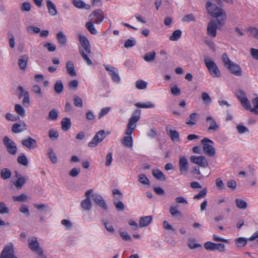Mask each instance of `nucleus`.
I'll return each instance as SVG.
<instances>
[{
  "mask_svg": "<svg viewBox=\"0 0 258 258\" xmlns=\"http://www.w3.org/2000/svg\"><path fill=\"white\" fill-rule=\"evenodd\" d=\"M207 193V189L206 187L204 188L203 190L200 191V192L194 196V200H199L201 198H204Z\"/></svg>",
  "mask_w": 258,
  "mask_h": 258,
  "instance_id": "50",
  "label": "nucleus"
},
{
  "mask_svg": "<svg viewBox=\"0 0 258 258\" xmlns=\"http://www.w3.org/2000/svg\"><path fill=\"white\" fill-rule=\"evenodd\" d=\"M181 33L180 30H175L170 36L169 39L171 41H177L181 37Z\"/></svg>",
  "mask_w": 258,
  "mask_h": 258,
  "instance_id": "41",
  "label": "nucleus"
},
{
  "mask_svg": "<svg viewBox=\"0 0 258 258\" xmlns=\"http://www.w3.org/2000/svg\"><path fill=\"white\" fill-rule=\"evenodd\" d=\"M252 103L253 106L252 109V112L258 115V97L252 100Z\"/></svg>",
  "mask_w": 258,
  "mask_h": 258,
  "instance_id": "55",
  "label": "nucleus"
},
{
  "mask_svg": "<svg viewBox=\"0 0 258 258\" xmlns=\"http://www.w3.org/2000/svg\"><path fill=\"white\" fill-rule=\"evenodd\" d=\"M206 9L208 13L213 17L218 18L221 16L224 20L226 18V14L224 10L218 8L215 4L211 1H208L206 3Z\"/></svg>",
  "mask_w": 258,
  "mask_h": 258,
  "instance_id": "3",
  "label": "nucleus"
},
{
  "mask_svg": "<svg viewBox=\"0 0 258 258\" xmlns=\"http://www.w3.org/2000/svg\"><path fill=\"white\" fill-rule=\"evenodd\" d=\"M202 143L203 144V150L205 153L209 156H213L215 155V150L212 145L209 144V143L213 144V142L208 138H204L202 140Z\"/></svg>",
  "mask_w": 258,
  "mask_h": 258,
  "instance_id": "7",
  "label": "nucleus"
},
{
  "mask_svg": "<svg viewBox=\"0 0 258 258\" xmlns=\"http://www.w3.org/2000/svg\"><path fill=\"white\" fill-rule=\"evenodd\" d=\"M28 60V56L27 55L25 54L21 55L19 57L18 60V65L21 70H24L26 69L27 67Z\"/></svg>",
  "mask_w": 258,
  "mask_h": 258,
  "instance_id": "24",
  "label": "nucleus"
},
{
  "mask_svg": "<svg viewBox=\"0 0 258 258\" xmlns=\"http://www.w3.org/2000/svg\"><path fill=\"white\" fill-rule=\"evenodd\" d=\"M205 248L209 251L215 250V243L211 241H207L204 243Z\"/></svg>",
  "mask_w": 258,
  "mask_h": 258,
  "instance_id": "51",
  "label": "nucleus"
},
{
  "mask_svg": "<svg viewBox=\"0 0 258 258\" xmlns=\"http://www.w3.org/2000/svg\"><path fill=\"white\" fill-rule=\"evenodd\" d=\"M228 70L233 74L236 76H240L241 68L240 66L234 62L227 67Z\"/></svg>",
  "mask_w": 258,
  "mask_h": 258,
  "instance_id": "19",
  "label": "nucleus"
},
{
  "mask_svg": "<svg viewBox=\"0 0 258 258\" xmlns=\"http://www.w3.org/2000/svg\"><path fill=\"white\" fill-rule=\"evenodd\" d=\"M46 6L48 9L49 14L51 16H56L57 14V11L55 5L50 1L47 0L46 1Z\"/></svg>",
  "mask_w": 258,
  "mask_h": 258,
  "instance_id": "21",
  "label": "nucleus"
},
{
  "mask_svg": "<svg viewBox=\"0 0 258 258\" xmlns=\"http://www.w3.org/2000/svg\"><path fill=\"white\" fill-rule=\"evenodd\" d=\"M55 92L57 94H60L63 89V86L61 82H56L54 86Z\"/></svg>",
  "mask_w": 258,
  "mask_h": 258,
  "instance_id": "49",
  "label": "nucleus"
},
{
  "mask_svg": "<svg viewBox=\"0 0 258 258\" xmlns=\"http://www.w3.org/2000/svg\"><path fill=\"white\" fill-rule=\"evenodd\" d=\"M135 105L139 108H152L155 107L154 104L151 102H147L145 103H137Z\"/></svg>",
  "mask_w": 258,
  "mask_h": 258,
  "instance_id": "40",
  "label": "nucleus"
},
{
  "mask_svg": "<svg viewBox=\"0 0 258 258\" xmlns=\"http://www.w3.org/2000/svg\"><path fill=\"white\" fill-rule=\"evenodd\" d=\"M169 212L171 215L174 218L181 217L182 214L178 210L177 205H171L169 207Z\"/></svg>",
  "mask_w": 258,
  "mask_h": 258,
  "instance_id": "23",
  "label": "nucleus"
},
{
  "mask_svg": "<svg viewBox=\"0 0 258 258\" xmlns=\"http://www.w3.org/2000/svg\"><path fill=\"white\" fill-rule=\"evenodd\" d=\"M91 197L94 202L99 207H101L102 208L105 210L107 209V207L106 204V203L101 195L95 193L92 194Z\"/></svg>",
  "mask_w": 258,
  "mask_h": 258,
  "instance_id": "14",
  "label": "nucleus"
},
{
  "mask_svg": "<svg viewBox=\"0 0 258 258\" xmlns=\"http://www.w3.org/2000/svg\"><path fill=\"white\" fill-rule=\"evenodd\" d=\"M171 92L174 96H178L180 94V89L176 85L172 84L171 85Z\"/></svg>",
  "mask_w": 258,
  "mask_h": 258,
  "instance_id": "54",
  "label": "nucleus"
},
{
  "mask_svg": "<svg viewBox=\"0 0 258 258\" xmlns=\"http://www.w3.org/2000/svg\"><path fill=\"white\" fill-rule=\"evenodd\" d=\"M224 19L211 20L207 25V34L211 37H215L217 34L218 25H224Z\"/></svg>",
  "mask_w": 258,
  "mask_h": 258,
  "instance_id": "4",
  "label": "nucleus"
},
{
  "mask_svg": "<svg viewBox=\"0 0 258 258\" xmlns=\"http://www.w3.org/2000/svg\"><path fill=\"white\" fill-rule=\"evenodd\" d=\"M247 31L249 32L251 36L258 39V29L256 28L249 27Z\"/></svg>",
  "mask_w": 258,
  "mask_h": 258,
  "instance_id": "59",
  "label": "nucleus"
},
{
  "mask_svg": "<svg viewBox=\"0 0 258 258\" xmlns=\"http://www.w3.org/2000/svg\"><path fill=\"white\" fill-rule=\"evenodd\" d=\"M3 143L9 154L12 155L16 154L17 152V147L16 144L13 140L8 137L6 136L3 139Z\"/></svg>",
  "mask_w": 258,
  "mask_h": 258,
  "instance_id": "6",
  "label": "nucleus"
},
{
  "mask_svg": "<svg viewBox=\"0 0 258 258\" xmlns=\"http://www.w3.org/2000/svg\"><path fill=\"white\" fill-rule=\"evenodd\" d=\"M166 132L167 134L170 137L171 140L173 142H179V135L177 131L175 130H172L170 128H166Z\"/></svg>",
  "mask_w": 258,
  "mask_h": 258,
  "instance_id": "18",
  "label": "nucleus"
},
{
  "mask_svg": "<svg viewBox=\"0 0 258 258\" xmlns=\"http://www.w3.org/2000/svg\"><path fill=\"white\" fill-rule=\"evenodd\" d=\"M201 97L204 103L209 104L211 102V99L210 96L206 92H202Z\"/></svg>",
  "mask_w": 258,
  "mask_h": 258,
  "instance_id": "57",
  "label": "nucleus"
},
{
  "mask_svg": "<svg viewBox=\"0 0 258 258\" xmlns=\"http://www.w3.org/2000/svg\"><path fill=\"white\" fill-rule=\"evenodd\" d=\"M102 223H103L104 226L105 227L106 229L111 233H113L114 232V229L112 224L106 221H102Z\"/></svg>",
  "mask_w": 258,
  "mask_h": 258,
  "instance_id": "62",
  "label": "nucleus"
},
{
  "mask_svg": "<svg viewBox=\"0 0 258 258\" xmlns=\"http://www.w3.org/2000/svg\"><path fill=\"white\" fill-rule=\"evenodd\" d=\"M28 245L31 251L37 254L39 258H46L36 237L32 236L28 238Z\"/></svg>",
  "mask_w": 258,
  "mask_h": 258,
  "instance_id": "2",
  "label": "nucleus"
},
{
  "mask_svg": "<svg viewBox=\"0 0 258 258\" xmlns=\"http://www.w3.org/2000/svg\"><path fill=\"white\" fill-rule=\"evenodd\" d=\"M32 92L36 95V96L38 98L43 97L44 94L39 86L35 85L32 87Z\"/></svg>",
  "mask_w": 258,
  "mask_h": 258,
  "instance_id": "34",
  "label": "nucleus"
},
{
  "mask_svg": "<svg viewBox=\"0 0 258 258\" xmlns=\"http://www.w3.org/2000/svg\"><path fill=\"white\" fill-rule=\"evenodd\" d=\"M153 175L158 180L160 181H165L166 177L163 173L159 170H153Z\"/></svg>",
  "mask_w": 258,
  "mask_h": 258,
  "instance_id": "29",
  "label": "nucleus"
},
{
  "mask_svg": "<svg viewBox=\"0 0 258 258\" xmlns=\"http://www.w3.org/2000/svg\"><path fill=\"white\" fill-rule=\"evenodd\" d=\"M206 122L209 123V126L208 128L209 131H217L219 129V125L212 116H208L206 118Z\"/></svg>",
  "mask_w": 258,
  "mask_h": 258,
  "instance_id": "15",
  "label": "nucleus"
},
{
  "mask_svg": "<svg viewBox=\"0 0 258 258\" xmlns=\"http://www.w3.org/2000/svg\"><path fill=\"white\" fill-rule=\"evenodd\" d=\"M205 65L210 74L214 77L220 76V71L216 63L209 58H206L204 60Z\"/></svg>",
  "mask_w": 258,
  "mask_h": 258,
  "instance_id": "5",
  "label": "nucleus"
},
{
  "mask_svg": "<svg viewBox=\"0 0 258 258\" xmlns=\"http://www.w3.org/2000/svg\"><path fill=\"white\" fill-rule=\"evenodd\" d=\"M188 162L185 156H181L179 160V170L181 174L185 175L188 169Z\"/></svg>",
  "mask_w": 258,
  "mask_h": 258,
  "instance_id": "10",
  "label": "nucleus"
},
{
  "mask_svg": "<svg viewBox=\"0 0 258 258\" xmlns=\"http://www.w3.org/2000/svg\"><path fill=\"white\" fill-rule=\"evenodd\" d=\"M17 162L21 165L27 166L28 164V161L26 155L22 153L17 157Z\"/></svg>",
  "mask_w": 258,
  "mask_h": 258,
  "instance_id": "33",
  "label": "nucleus"
},
{
  "mask_svg": "<svg viewBox=\"0 0 258 258\" xmlns=\"http://www.w3.org/2000/svg\"><path fill=\"white\" fill-rule=\"evenodd\" d=\"M192 173L193 174L198 175V176L196 177V178L199 180L202 179L205 176H208L209 174V173H207L205 174V175L202 174L200 172L199 168L197 167L194 168V170L192 171Z\"/></svg>",
  "mask_w": 258,
  "mask_h": 258,
  "instance_id": "48",
  "label": "nucleus"
},
{
  "mask_svg": "<svg viewBox=\"0 0 258 258\" xmlns=\"http://www.w3.org/2000/svg\"><path fill=\"white\" fill-rule=\"evenodd\" d=\"M57 117L58 112L55 109H53L49 112L48 118L50 120H55L57 118Z\"/></svg>",
  "mask_w": 258,
  "mask_h": 258,
  "instance_id": "56",
  "label": "nucleus"
},
{
  "mask_svg": "<svg viewBox=\"0 0 258 258\" xmlns=\"http://www.w3.org/2000/svg\"><path fill=\"white\" fill-rule=\"evenodd\" d=\"M80 173V168L77 167L73 168L69 172V175L72 177H76Z\"/></svg>",
  "mask_w": 258,
  "mask_h": 258,
  "instance_id": "58",
  "label": "nucleus"
},
{
  "mask_svg": "<svg viewBox=\"0 0 258 258\" xmlns=\"http://www.w3.org/2000/svg\"><path fill=\"white\" fill-rule=\"evenodd\" d=\"M15 111L20 116H24L25 112L24 109L19 104H16L15 106Z\"/></svg>",
  "mask_w": 258,
  "mask_h": 258,
  "instance_id": "53",
  "label": "nucleus"
},
{
  "mask_svg": "<svg viewBox=\"0 0 258 258\" xmlns=\"http://www.w3.org/2000/svg\"><path fill=\"white\" fill-rule=\"evenodd\" d=\"M11 175L12 172L8 168H3L1 171V177L4 180L10 178L11 177Z\"/></svg>",
  "mask_w": 258,
  "mask_h": 258,
  "instance_id": "30",
  "label": "nucleus"
},
{
  "mask_svg": "<svg viewBox=\"0 0 258 258\" xmlns=\"http://www.w3.org/2000/svg\"><path fill=\"white\" fill-rule=\"evenodd\" d=\"M105 138V132L101 130L98 132L91 141L88 143V146L90 148L96 147L98 144L101 143Z\"/></svg>",
  "mask_w": 258,
  "mask_h": 258,
  "instance_id": "8",
  "label": "nucleus"
},
{
  "mask_svg": "<svg viewBox=\"0 0 258 258\" xmlns=\"http://www.w3.org/2000/svg\"><path fill=\"white\" fill-rule=\"evenodd\" d=\"M141 110L137 109L133 112L131 117L129 119L125 132L126 136L123 138L122 141V144L127 148L133 147V138L131 135L136 127V123L139 120Z\"/></svg>",
  "mask_w": 258,
  "mask_h": 258,
  "instance_id": "1",
  "label": "nucleus"
},
{
  "mask_svg": "<svg viewBox=\"0 0 258 258\" xmlns=\"http://www.w3.org/2000/svg\"><path fill=\"white\" fill-rule=\"evenodd\" d=\"M243 177L247 176L249 180V184L254 185L255 184V181L253 178V168L250 166H248V172L243 171Z\"/></svg>",
  "mask_w": 258,
  "mask_h": 258,
  "instance_id": "16",
  "label": "nucleus"
},
{
  "mask_svg": "<svg viewBox=\"0 0 258 258\" xmlns=\"http://www.w3.org/2000/svg\"><path fill=\"white\" fill-rule=\"evenodd\" d=\"M93 23L91 21H88L86 23L85 26L91 34L95 35L97 34V31L94 26Z\"/></svg>",
  "mask_w": 258,
  "mask_h": 258,
  "instance_id": "37",
  "label": "nucleus"
},
{
  "mask_svg": "<svg viewBox=\"0 0 258 258\" xmlns=\"http://www.w3.org/2000/svg\"><path fill=\"white\" fill-rule=\"evenodd\" d=\"M66 70L68 74L72 77L76 76L77 73L75 70L74 63L72 61H69L66 63Z\"/></svg>",
  "mask_w": 258,
  "mask_h": 258,
  "instance_id": "22",
  "label": "nucleus"
},
{
  "mask_svg": "<svg viewBox=\"0 0 258 258\" xmlns=\"http://www.w3.org/2000/svg\"><path fill=\"white\" fill-rule=\"evenodd\" d=\"M187 245L189 248L191 249L202 247V245L197 243L196 239L194 238H189L188 241Z\"/></svg>",
  "mask_w": 258,
  "mask_h": 258,
  "instance_id": "35",
  "label": "nucleus"
},
{
  "mask_svg": "<svg viewBox=\"0 0 258 258\" xmlns=\"http://www.w3.org/2000/svg\"><path fill=\"white\" fill-rule=\"evenodd\" d=\"M139 181L143 184L149 185L150 181L144 174H141L138 175Z\"/></svg>",
  "mask_w": 258,
  "mask_h": 258,
  "instance_id": "44",
  "label": "nucleus"
},
{
  "mask_svg": "<svg viewBox=\"0 0 258 258\" xmlns=\"http://www.w3.org/2000/svg\"><path fill=\"white\" fill-rule=\"evenodd\" d=\"M136 44V40L132 39H128L125 42L124 46L125 48L133 47Z\"/></svg>",
  "mask_w": 258,
  "mask_h": 258,
  "instance_id": "63",
  "label": "nucleus"
},
{
  "mask_svg": "<svg viewBox=\"0 0 258 258\" xmlns=\"http://www.w3.org/2000/svg\"><path fill=\"white\" fill-rule=\"evenodd\" d=\"M56 39L58 43L62 46H64L67 43V39L66 36L62 32L60 31L56 34Z\"/></svg>",
  "mask_w": 258,
  "mask_h": 258,
  "instance_id": "26",
  "label": "nucleus"
},
{
  "mask_svg": "<svg viewBox=\"0 0 258 258\" xmlns=\"http://www.w3.org/2000/svg\"><path fill=\"white\" fill-rule=\"evenodd\" d=\"M22 144L23 147H26L29 150L34 149L37 147L36 140L31 137H28L22 140Z\"/></svg>",
  "mask_w": 258,
  "mask_h": 258,
  "instance_id": "12",
  "label": "nucleus"
},
{
  "mask_svg": "<svg viewBox=\"0 0 258 258\" xmlns=\"http://www.w3.org/2000/svg\"><path fill=\"white\" fill-rule=\"evenodd\" d=\"M26 130V124L25 122L21 123H15L12 126V131L13 133L17 134Z\"/></svg>",
  "mask_w": 258,
  "mask_h": 258,
  "instance_id": "17",
  "label": "nucleus"
},
{
  "mask_svg": "<svg viewBox=\"0 0 258 258\" xmlns=\"http://www.w3.org/2000/svg\"><path fill=\"white\" fill-rule=\"evenodd\" d=\"M59 136L58 133L57 131L54 129H51L49 131V138L52 140H56L58 138Z\"/></svg>",
  "mask_w": 258,
  "mask_h": 258,
  "instance_id": "60",
  "label": "nucleus"
},
{
  "mask_svg": "<svg viewBox=\"0 0 258 258\" xmlns=\"http://www.w3.org/2000/svg\"><path fill=\"white\" fill-rule=\"evenodd\" d=\"M81 206L85 211H89L92 207L91 199H85L82 200L81 202Z\"/></svg>",
  "mask_w": 258,
  "mask_h": 258,
  "instance_id": "28",
  "label": "nucleus"
},
{
  "mask_svg": "<svg viewBox=\"0 0 258 258\" xmlns=\"http://www.w3.org/2000/svg\"><path fill=\"white\" fill-rule=\"evenodd\" d=\"M79 52L84 60L86 62V63L90 66L92 64V62L91 60L89 58L87 55L85 53V51L83 50L82 48H79Z\"/></svg>",
  "mask_w": 258,
  "mask_h": 258,
  "instance_id": "45",
  "label": "nucleus"
},
{
  "mask_svg": "<svg viewBox=\"0 0 258 258\" xmlns=\"http://www.w3.org/2000/svg\"><path fill=\"white\" fill-rule=\"evenodd\" d=\"M156 56V52L154 51L146 53L144 56V59L147 62L153 61Z\"/></svg>",
  "mask_w": 258,
  "mask_h": 258,
  "instance_id": "36",
  "label": "nucleus"
},
{
  "mask_svg": "<svg viewBox=\"0 0 258 258\" xmlns=\"http://www.w3.org/2000/svg\"><path fill=\"white\" fill-rule=\"evenodd\" d=\"M27 178L24 176H20L14 183V185L17 189H20L26 183Z\"/></svg>",
  "mask_w": 258,
  "mask_h": 258,
  "instance_id": "31",
  "label": "nucleus"
},
{
  "mask_svg": "<svg viewBox=\"0 0 258 258\" xmlns=\"http://www.w3.org/2000/svg\"><path fill=\"white\" fill-rule=\"evenodd\" d=\"M12 198L16 202H25L27 201L28 197L26 195L22 194L18 196H13Z\"/></svg>",
  "mask_w": 258,
  "mask_h": 258,
  "instance_id": "43",
  "label": "nucleus"
},
{
  "mask_svg": "<svg viewBox=\"0 0 258 258\" xmlns=\"http://www.w3.org/2000/svg\"><path fill=\"white\" fill-rule=\"evenodd\" d=\"M61 128L64 131H68L71 126V121L69 118H63L61 121Z\"/></svg>",
  "mask_w": 258,
  "mask_h": 258,
  "instance_id": "27",
  "label": "nucleus"
},
{
  "mask_svg": "<svg viewBox=\"0 0 258 258\" xmlns=\"http://www.w3.org/2000/svg\"><path fill=\"white\" fill-rule=\"evenodd\" d=\"M73 5L78 9H85L86 10H89L91 8L90 6L88 4H86L82 0H73Z\"/></svg>",
  "mask_w": 258,
  "mask_h": 258,
  "instance_id": "25",
  "label": "nucleus"
},
{
  "mask_svg": "<svg viewBox=\"0 0 258 258\" xmlns=\"http://www.w3.org/2000/svg\"><path fill=\"white\" fill-rule=\"evenodd\" d=\"M10 213V210L4 202H0V214H8Z\"/></svg>",
  "mask_w": 258,
  "mask_h": 258,
  "instance_id": "42",
  "label": "nucleus"
},
{
  "mask_svg": "<svg viewBox=\"0 0 258 258\" xmlns=\"http://www.w3.org/2000/svg\"><path fill=\"white\" fill-rule=\"evenodd\" d=\"M190 160L192 163L198 164L201 167L205 168L208 166V162L204 156H191L190 157Z\"/></svg>",
  "mask_w": 258,
  "mask_h": 258,
  "instance_id": "11",
  "label": "nucleus"
},
{
  "mask_svg": "<svg viewBox=\"0 0 258 258\" xmlns=\"http://www.w3.org/2000/svg\"><path fill=\"white\" fill-rule=\"evenodd\" d=\"M47 155L53 164H55L57 162V159L55 153L52 148H49L47 151Z\"/></svg>",
  "mask_w": 258,
  "mask_h": 258,
  "instance_id": "39",
  "label": "nucleus"
},
{
  "mask_svg": "<svg viewBox=\"0 0 258 258\" xmlns=\"http://www.w3.org/2000/svg\"><path fill=\"white\" fill-rule=\"evenodd\" d=\"M19 211L21 213L25 214L27 216H29L30 213L28 207L26 205H22L19 208Z\"/></svg>",
  "mask_w": 258,
  "mask_h": 258,
  "instance_id": "64",
  "label": "nucleus"
},
{
  "mask_svg": "<svg viewBox=\"0 0 258 258\" xmlns=\"http://www.w3.org/2000/svg\"><path fill=\"white\" fill-rule=\"evenodd\" d=\"M79 40L84 51L88 54L91 53V45L88 39L84 36L80 35L78 36Z\"/></svg>",
  "mask_w": 258,
  "mask_h": 258,
  "instance_id": "13",
  "label": "nucleus"
},
{
  "mask_svg": "<svg viewBox=\"0 0 258 258\" xmlns=\"http://www.w3.org/2000/svg\"><path fill=\"white\" fill-rule=\"evenodd\" d=\"M152 216H143L140 218L139 220V227L143 228L144 227L148 226L152 221Z\"/></svg>",
  "mask_w": 258,
  "mask_h": 258,
  "instance_id": "20",
  "label": "nucleus"
},
{
  "mask_svg": "<svg viewBox=\"0 0 258 258\" xmlns=\"http://www.w3.org/2000/svg\"><path fill=\"white\" fill-rule=\"evenodd\" d=\"M197 114L196 113H191L189 116V119L186 120V123L190 125L195 124L197 122Z\"/></svg>",
  "mask_w": 258,
  "mask_h": 258,
  "instance_id": "46",
  "label": "nucleus"
},
{
  "mask_svg": "<svg viewBox=\"0 0 258 258\" xmlns=\"http://www.w3.org/2000/svg\"><path fill=\"white\" fill-rule=\"evenodd\" d=\"M89 17L90 18L91 21L95 24L101 23L104 19L103 12L100 9L93 11L90 15Z\"/></svg>",
  "mask_w": 258,
  "mask_h": 258,
  "instance_id": "9",
  "label": "nucleus"
},
{
  "mask_svg": "<svg viewBox=\"0 0 258 258\" xmlns=\"http://www.w3.org/2000/svg\"><path fill=\"white\" fill-rule=\"evenodd\" d=\"M113 204L118 211H123L124 209V205L123 203L119 200H115Z\"/></svg>",
  "mask_w": 258,
  "mask_h": 258,
  "instance_id": "47",
  "label": "nucleus"
},
{
  "mask_svg": "<svg viewBox=\"0 0 258 258\" xmlns=\"http://www.w3.org/2000/svg\"><path fill=\"white\" fill-rule=\"evenodd\" d=\"M243 107L246 110L250 111L252 112V107L251 105L250 102L248 101L246 96L243 93Z\"/></svg>",
  "mask_w": 258,
  "mask_h": 258,
  "instance_id": "38",
  "label": "nucleus"
},
{
  "mask_svg": "<svg viewBox=\"0 0 258 258\" xmlns=\"http://www.w3.org/2000/svg\"><path fill=\"white\" fill-rule=\"evenodd\" d=\"M118 232L123 240L125 241H132V237L125 230L123 231L121 229H120L118 230Z\"/></svg>",
  "mask_w": 258,
  "mask_h": 258,
  "instance_id": "32",
  "label": "nucleus"
},
{
  "mask_svg": "<svg viewBox=\"0 0 258 258\" xmlns=\"http://www.w3.org/2000/svg\"><path fill=\"white\" fill-rule=\"evenodd\" d=\"M222 62H223L224 66L227 68L230 64H231L233 62L231 61V60L228 57V55L226 53H224L223 54L222 56Z\"/></svg>",
  "mask_w": 258,
  "mask_h": 258,
  "instance_id": "52",
  "label": "nucleus"
},
{
  "mask_svg": "<svg viewBox=\"0 0 258 258\" xmlns=\"http://www.w3.org/2000/svg\"><path fill=\"white\" fill-rule=\"evenodd\" d=\"M5 118L7 120L11 121H15L19 119V116L15 115L10 113H8L6 114Z\"/></svg>",
  "mask_w": 258,
  "mask_h": 258,
  "instance_id": "61",
  "label": "nucleus"
}]
</instances>
